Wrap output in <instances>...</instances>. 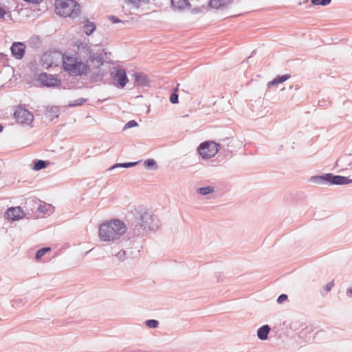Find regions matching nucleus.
I'll list each match as a JSON object with an SVG mask.
<instances>
[{"label": "nucleus", "instance_id": "f257e3e1", "mask_svg": "<svg viewBox=\"0 0 352 352\" xmlns=\"http://www.w3.org/2000/svg\"><path fill=\"white\" fill-rule=\"evenodd\" d=\"M126 226L124 221L114 219L107 221L99 226V239L104 242L113 243L120 239L121 236L126 233Z\"/></svg>", "mask_w": 352, "mask_h": 352}, {"label": "nucleus", "instance_id": "a211bd4d", "mask_svg": "<svg viewBox=\"0 0 352 352\" xmlns=\"http://www.w3.org/2000/svg\"><path fill=\"white\" fill-rule=\"evenodd\" d=\"M135 82L140 86H147L148 85V80L146 77L143 74L141 73H135L134 74Z\"/></svg>", "mask_w": 352, "mask_h": 352}, {"label": "nucleus", "instance_id": "0eeeda50", "mask_svg": "<svg viewBox=\"0 0 352 352\" xmlns=\"http://www.w3.org/2000/svg\"><path fill=\"white\" fill-rule=\"evenodd\" d=\"M145 226V228L147 231L148 230H155L159 228L160 226V220L158 218L153 214L148 212H145L140 215L139 217Z\"/></svg>", "mask_w": 352, "mask_h": 352}, {"label": "nucleus", "instance_id": "20e7f679", "mask_svg": "<svg viewBox=\"0 0 352 352\" xmlns=\"http://www.w3.org/2000/svg\"><path fill=\"white\" fill-rule=\"evenodd\" d=\"M197 151L204 159H210L219 152L216 142L212 141H205L201 143Z\"/></svg>", "mask_w": 352, "mask_h": 352}, {"label": "nucleus", "instance_id": "f8f14e48", "mask_svg": "<svg viewBox=\"0 0 352 352\" xmlns=\"http://www.w3.org/2000/svg\"><path fill=\"white\" fill-rule=\"evenodd\" d=\"M26 45L23 42H13L10 51L12 56L17 60H21L25 53Z\"/></svg>", "mask_w": 352, "mask_h": 352}, {"label": "nucleus", "instance_id": "79ce46f5", "mask_svg": "<svg viewBox=\"0 0 352 352\" xmlns=\"http://www.w3.org/2000/svg\"><path fill=\"white\" fill-rule=\"evenodd\" d=\"M122 352H128V350H124Z\"/></svg>", "mask_w": 352, "mask_h": 352}, {"label": "nucleus", "instance_id": "c9c22d12", "mask_svg": "<svg viewBox=\"0 0 352 352\" xmlns=\"http://www.w3.org/2000/svg\"><path fill=\"white\" fill-rule=\"evenodd\" d=\"M287 298H288V296H287V294H280V295L278 297V298H277L276 301H277V302H278V304H280V303H282L283 302H284L285 300H286L287 299Z\"/></svg>", "mask_w": 352, "mask_h": 352}, {"label": "nucleus", "instance_id": "b1692460", "mask_svg": "<svg viewBox=\"0 0 352 352\" xmlns=\"http://www.w3.org/2000/svg\"><path fill=\"white\" fill-rule=\"evenodd\" d=\"M139 162H140L117 163V164L113 165L109 168V170H112V169H114L116 168H131V167L136 166L138 164H139Z\"/></svg>", "mask_w": 352, "mask_h": 352}, {"label": "nucleus", "instance_id": "1a4fd4ad", "mask_svg": "<svg viewBox=\"0 0 352 352\" xmlns=\"http://www.w3.org/2000/svg\"><path fill=\"white\" fill-rule=\"evenodd\" d=\"M38 81L47 87H58L61 84V80L52 74L43 72L38 76Z\"/></svg>", "mask_w": 352, "mask_h": 352}, {"label": "nucleus", "instance_id": "72a5a7b5", "mask_svg": "<svg viewBox=\"0 0 352 352\" xmlns=\"http://www.w3.org/2000/svg\"><path fill=\"white\" fill-rule=\"evenodd\" d=\"M177 89H178L177 87L175 88L173 93H172L170 96V102L172 104H177L179 102V100H178L179 96H178V94H177Z\"/></svg>", "mask_w": 352, "mask_h": 352}, {"label": "nucleus", "instance_id": "f03ea898", "mask_svg": "<svg viewBox=\"0 0 352 352\" xmlns=\"http://www.w3.org/2000/svg\"><path fill=\"white\" fill-rule=\"evenodd\" d=\"M55 10L57 14L75 19L80 14V6L75 0H56Z\"/></svg>", "mask_w": 352, "mask_h": 352}, {"label": "nucleus", "instance_id": "dca6fc26", "mask_svg": "<svg viewBox=\"0 0 352 352\" xmlns=\"http://www.w3.org/2000/svg\"><path fill=\"white\" fill-rule=\"evenodd\" d=\"M271 328L268 324L263 325L257 330V336L261 340H266L268 338V335L270 332Z\"/></svg>", "mask_w": 352, "mask_h": 352}, {"label": "nucleus", "instance_id": "c85d7f7f", "mask_svg": "<svg viewBox=\"0 0 352 352\" xmlns=\"http://www.w3.org/2000/svg\"><path fill=\"white\" fill-rule=\"evenodd\" d=\"M51 250L50 248H48V247H45V248H43L41 249H39L36 253V256H35V258L36 260H39L42 258V256L43 255H45V254H46L47 252H49L50 250Z\"/></svg>", "mask_w": 352, "mask_h": 352}, {"label": "nucleus", "instance_id": "2eb2a0df", "mask_svg": "<svg viewBox=\"0 0 352 352\" xmlns=\"http://www.w3.org/2000/svg\"><path fill=\"white\" fill-rule=\"evenodd\" d=\"M232 2L233 0H210L209 6L214 9L225 8Z\"/></svg>", "mask_w": 352, "mask_h": 352}, {"label": "nucleus", "instance_id": "58836bf2", "mask_svg": "<svg viewBox=\"0 0 352 352\" xmlns=\"http://www.w3.org/2000/svg\"><path fill=\"white\" fill-rule=\"evenodd\" d=\"M275 85H277L275 82H274V79H273L272 81L269 82L267 83V88H270L272 86H274Z\"/></svg>", "mask_w": 352, "mask_h": 352}, {"label": "nucleus", "instance_id": "412c9836", "mask_svg": "<svg viewBox=\"0 0 352 352\" xmlns=\"http://www.w3.org/2000/svg\"><path fill=\"white\" fill-rule=\"evenodd\" d=\"M78 60V58L76 56H66L65 57H63V68L65 70H67L69 67L70 64H72L75 62H76Z\"/></svg>", "mask_w": 352, "mask_h": 352}, {"label": "nucleus", "instance_id": "9d476101", "mask_svg": "<svg viewBox=\"0 0 352 352\" xmlns=\"http://www.w3.org/2000/svg\"><path fill=\"white\" fill-rule=\"evenodd\" d=\"M111 77L115 85L118 87L123 88L129 81L125 70L118 68L113 73H111Z\"/></svg>", "mask_w": 352, "mask_h": 352}, {"label": "nucleus", "instance_id": "37998d69", "mask_svg": "<svg viewBox=\"0 0 352 352\" xmlns=\"http://www.w3.org/2000/svg\"><path fill=\"white\" fill-rule=\"evenodd\" d=\"M38 210H39L40 211H42V210H41V206H39V207H38Z\"/></svg>", "mask_w": 352, "mask_h": 352}, {"label": "nucleus", "instance_id": "ea45409f", "mask_svg": "<svg viewBox=\"0 0 352 352\" xmlns=\"http://www.w3.org/2000/svg\"><path fill=\"white\" fill-rule=\"evenodd\" d=\"M346 294L349 296H352V288H349L346 291Z\"/></svg>", "mask_w": 352, "mask_h": 352}, {"label": "nucleus", "instance_id": "4468645a", "mask_svg": "<svg viewBox=\"0 0 352 352\" xmlns=\"http://www.w3.org/2000/svg\"><path fill=\"white\" fill-rule=\"evenodd\" d=\"M233 141L232 138H225L220 139L218 142H216L218 151H223V152H231L230 143Z\"/></svg>", "mask_w": 352, "mask_h": 352}, {"label": "nucleus", "instance_id": "4be33fe9", "mask_svg": "<svg viewBox=\"0 0 352 352\" xmlns=\"http://www.w3.org/2000/svg\"><path fill=\"white\" fill-rule=\"evenodd\" d=\"M197 192L201 195H208L214 191V188L212 186H207L197 188Z\"/></svg>", "mask_w": 352, "mask_h": 352}, {"label": "nucleus", "instance_id": "f704fd0d", "mask_svg": "<svg viewBox=\"0 0 352 352\" xmlns=\"http://www.w3.org/2000/svg\"><path fill=\"white\" fill-rule=\"evenodd\" d=\"M138 125V122L135 120H130L124 126V129L132 128L137 126Z\"/></svg>", "mask_w": 352, "mask_h": 352}, {"label": "nucleus", "instance_id": "2f4dec72", "mask_svg": "<svg viewBox=\"0 0 352 352\" xmlns=\"http://www.w3.org/2000/svg\"><path fill=\"white\" fill-rule=\"evenodd\" d=\"M145 324L148 328L155 329V328H157L158 327L159 322L157 320L150 319V320H146Z\"/></svg>", "mask_w": 352, "mask_h": 352}, {"label": "nucleus", "instance_id": "a878e982", "mask_svg": "<svg viewBox=\"0 0 352 352\" xmlns=\"http://www.w3.org/2000/svg\"><path fill=\"white\" fill-rule=\"evenodd\" d=\"M87 101V99L85 98H78L74 101H71L69 102V103L68 104V106L70 107H78V106H81L85 102Z\"/></svg>", "mask_w": 352, "mask_h": 352}, {"label": "nucleus", "instance_id": "a19ab883", "mask_svg": "<svg viewBox=\"0 0 352 352\" xmlns=\"http://www.w3.org/2000/svg\"><path fill=\"white\" fill-rule=\"evenodd\" d=\"M3 129V126L1 124H0V132L2 131Z\"/></svg>", "mask_w": 352, "mask_h": 352}, {"label": "nucleus", "instance_id": "6e6552de", "mask_svg": "<svg viewBox=\"0 0 352 352\" xmlns=\"http://www.w3.org/2000/svg\"><path fill=\"white\" fill-rule=\"evenodd\" d=\"M14 116L16 121L22 124H30L34 118V116L30 111L21 107H18L16 109Z\"/></svg>", "mask_w": 352, "mask_h": 352}, {"label": "nucleus", "instance_id": "aec40b11", "mask_svg": "<svg viewBox=\"0 0 352 352\" xmlns=\"http://www.w3.org/2000/svg\"><path fill=\"white\" fill-rule=\"evenodd\" d=\"M103 78V74L100 70L97 69L96 71L92 72L90 76V82L94 83L96 82L101 81Z\"/></svg>", "mask_w": 352, "mask_h": 352}, {"label": "nucleus", "instance_id": "cd10ccee", "mask_svg": "<svg viewBox=\"0 0 352 352\" xmlns=\"http://www.w3.org/2000/svg\"><path fill=\"white\" fill-rule=\"evenodd\" d=\"M144 165L146 168H153L156 169L157 166L156 164V162L153 159H148L144 161Z\"/></svg>", "mask_w": 352, "mask_h": 352}, {"label": "nucleus", "instance_id": "e433bc0d", "mask_svg": "<svg viewBox=\"0 0 352 352\" xmlns=\"http://www.w3.org/2000/svg\"><path fill=\"white\" fill-rule=\"evenodd\" d=\"M108 19L113 23H119L121 21L120 19H118L117 16H113V15L109 16Z\"/></svg>", "mask_w": 352, "mask_h": 352}, {"label": "nucleus", "instance_id": "ddd939ff", "mask_svg": "<svg viewBox=\"0 0 352 352\" xmlns=\"http://www.w3.org/2000/svg\"><path fill=\"white\" fill-rule=\"evenodd\" d=\"M24 215L25 213L23 210L19 206L10 208L6 212V218L8 219H12V221L19 220L23 218Z\"/></svg>", "mask_w": 352, "mask_h": 352}, {"label": "nucleus", "instance_id": "39448f33", "mask_svg": "<svg viewBox=\"0 0 352 352\" xmlns=\"http://www.w3.org/2000/svg\"><path fill=\"white\" fill-rule=\"evenodd\" d=\"M147 232L145 226L142 223L140 219L136 218L131 222L127 236L129 239H131V238L143 236Z\"/></svg>", "mask_w": 352, "mask_h": 352}, {"label": "nucleus", "instance_id": "4c0bfd02", "mask_svg": "<svg viewBox=\"0 0 352 352\" xmlns=\"http://www.w3.org/2000/svg\"><path fill=\"white\" fill-rule=\"evenodd\" d=\"M334 285V283H333V281H331L329 283H328L327 284H326L324 287V289L327 291V292H330L331 289H332V287H333Z\"/></svg>", "mask_w": 352, "mask_h": 352}, {"label": "nucleus", "instance_id": "473e14b6", "mask_svg": "<svg viewBox=\"0 0 352 352\" xmlns=\"http://www.w3.org/2000/svg\"><path fill=\"white\" fill-rule=\"evenodd\" d=\"M331 0H311V2L314 6H326L331 3Z\"/></svg>", "mask_w": 352, "mask_h": 352}, {"label": "nucleus", "instance_id": "393cba45", "mask_svg": "<svg viewBox=\"0 0 352 352\" xmlns=\"http://www.w3.org/2000/svg\"><path fill=\"white\" fill-rule=\"evenodd\" d=\"M3 19L4 21H11L12 16L10 12H6V10L0 6V19Z\"/></svg>", "mask_w": 352, "mask_h": 352}, {"label": "nucleus", "instance_id": "7ed1b4c3", "mask_svg": "<svg viewBox=\"0 0 352 352\" xmlns=\"http://www.w3.org/2000/svg\"><path fill=\"white\" fill-rule=\"evenodd\" d=\"M310 181L318 184H328L329 185H344L352 182V179L347 177L335 175L332 173L312 176Z\"/></svg>", "mask_w": 352, "mask_h": 352}, {"label": "nucleus", "instance_id": "c756f323", "mask_svg": "<svg viewBox=\"0 0 352 352\" xmlns=\"http://www.w3.org/2000/svg\"><path fill=\"white\" fill-rule=\"evenodd\" d=\"M290 78L289 74H284L282 76H278L274 79V82L278 85L284 82Z\"/></svg>", "mask_w": 352, "mask_h": 352}, {"label": "nucleus", "instance_id": "7c9ffc66", "mask_svg": "<svg viewBox=\"0 0 352 352\" xmlns=\"http://www.w3.org/2000/svg\"><path fill=\"white\" fill-rule=\"evenodd\" d=\"M91 62L93 63H94L95 65H96L98 67L103 65V63H104L103 58L102 56H93L91 57Z\"/></svg>", "mask_w": 352, "mask_h": 352}, {"label": "nucleus", "instance_id": "9b49d317", "mask_svg": "<svg viewBox=\"0 0 352 352\" xmlns=\"http://www.w3.org/2000/svg\"><path fill=\"white\" fill-rule=\"evenodd\" d=\"M111 255L116 258V261L124 262L129 258H131V252L124 249H120L116 246L111 247L109 251Z\"/></svg>", "mask_w": 352, "mask_h": 352}, {"label": "nucleus", "instance_id": "423d86ee", "mask_svg": "<svg viewBox=\"0 0 352 352\" xmlns=\"http://www.w3.org/2000/svg\"><path fill=\"white\" fill-rule=\"evenodd\" d=\"M69 65V67L65 71L71 76H82L87 75L90 72L89 66L80 59Z\"/></svg>", "mask_w": 352, "mask_h": 352}, {"label": "nucleus", "instance_id": "f3484780", "mask_svg": "<svg viewBox=\"0 0 352 352\" xmlns=\"http://www.w3.org/2000/svg\"><path fill=\"white\" fill-rule=\"evenodd\" d=\"M171 5L173 8L178 10H183L190 6L188 0H171Z\"/></svg>", "mask_w": 352, "mask_h": 352}, {"label": "nucleus", "instance_id": "6ab92c4d", "mask_svg": "<svg viewBox=\"0 0 352 352\" xmlns=\"http://www.w3.org/2000/svg\"><path fill=\"white\" fill-rule=\"evenodd\" d=\"M96 29V25L94 22L86 20L85 25H84V32L85 34L87 36L91 35Z\"/></svg>", "mask_w": 352, "mask_h": 352}, {"label": "nucleus", "instance_id": "bb28decb", "mask_svg": "<svg viewBox=\"0 0 352 352\" xmlns=\"http://www.w3.org/2000/svg\"><path fill=\"white\" fill-rule=\"evenodd\" d=\"M47 166L46 161L38 160H37L34 165V169L36 170H40L41 169L45 168Z\"/></svg>", "mask_w": 352, "mask_h": 352}, {"label": "nucleus", "instance_id": "5701e85b", "mask_svg": "<svg viewBox=\"0 0 352 352\" xmlns=\"http://www.w3.org/2000/svg\"><path fill=\"white\" fill-rule=\"evenodd\" d=\"M59 109L57 107H47V116L50 118V120H53L54 118L58 117Z\"/></svg>", "mask_w": 352, "mask_h": 352}]
</instances>
